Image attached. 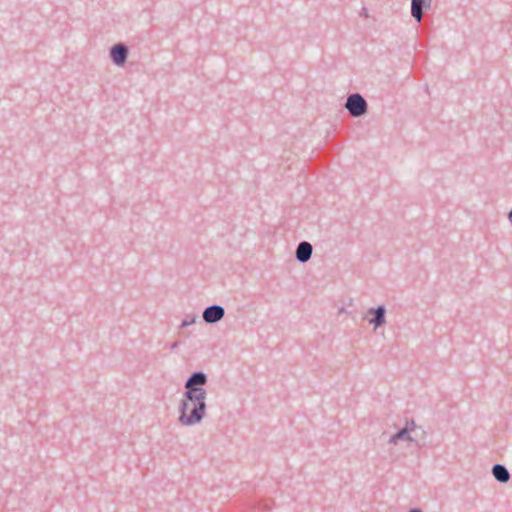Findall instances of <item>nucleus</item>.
Segmentation results:
<instances>
[{"mask_svg":"<svg viewBox=\"0 0 512 512\" xmlns=\"http://www.w3.org/2000/svg\"><path fill=\"white\" fill-rule=\"evenodd\" d=\"M208 378L204 372L193 373L185 382V392L180 401L178 421L183 426L199 424L207 412V392L203 386Z\"/></svg>","mask_w":512,"mask_h":512,"instance_id":"1","label":"nucleus"},{"mask_svg":"<svg viewBox=\"0 0 512 512\" xmlns=\"http://www.w3.org/2000/svg\"><path fill=\"white\" fill-rule=\"evenodd\" d=\"M345 108L351 116L360 117L367 112L368 105L366 100L360 94L355 93L348 96Z\"/></svg>","mask_w":512,"mask_h":512,"instance_id":"2","label":"nucleus"},{"mask_svg":"<svg viewBox=\"0 0 512 512\" xmlns=\"http://www.w3.org/2000/svg\"><path fill=\"white\" fill-rule=\"evenodd\" d=\"M416 429V423L414 420L407 421L404 428L399 430L397 433L393 434L389 440L388 443L390 445H397L399 441H407V442H413L414 439L411 436V433Z\"/></svg>","mask_w":512,"mask_h":512,"instance_id":"3","label":"nucleus"},{"mask_svg":"<svg viewBox=\"0 0 512 512\" xmlns=\"http://www.w3.org/2000/svg\"><path fill=\"white\" fill-rule=\"evenodd\" d=\"M224 315H225V310L222 306L211 305V306H208L203 311L202 318L206 323L213 324V323H217L220 320H222Z\"/></svg>","mask_w":512,"mask_h":512,"instance_id":"4","label":"nucleus"},{"mask_svg":"<svg viewBox=\"0 0 512 512\" xmlns=\"http://www.w3.org/2000/svg\"><path fill=\"white\" fill-rule=\"evenodd\" d=\"M112 62L117 66H123L128 57V48L124 44H116L110 50Z\"/></svg>","mask_w":512,"mask_h":512,"instance_id":"5","label":"nucleus"},{"mask_svg":"<svg viewBox=\"0 0 512 512\" xmlns=\"http://www.w3.org/2000/svg\"><path fill=\"white\" fill-rule=\"evenodd\" d=\"M385 313L386 309L384 306L370 308L367 311V314L372 316L368 319V322L373 325L374 329H377L386 323Z\"/></svg>","mask_w":512,"mask_h":512,"instance_id":"6","label":"nucleus"},{"mask_svg":"<svg viewBox=\"0 0 512 512\" xmlns=\"http://www.w3.org/2000/svg\"><path fill=\"white\" fill-rule=\"evenodd\" d=\"M312 251V245L309 242L303 241L297 246L296 259L301 263H305L311 258Z\"/></svg>","mask_w":512,"mask_h":512,"instance_id":"7","label":"nucleus"},{"mask_svg":"<svg viewBox=\"0 0 512 512\" xmlns=\"http://www.w3.org/2000/svg\"><path fill=\"white\" fill-rule=\"evenodd\" d=\"M431 0H412L411 1V15L417 22H420L423 17V8L429 7Z\"/></svg>","mask_w":512,"mask_h":512,"instance_id":"8","label":"nucleus"},{"mask_svg":"<svg viewBox=\"0 0 512 512\" xmlns=\"http://www.w3.org/2000/svg\"><path fill=\"white\" fill-rule=\"evenodd\" d=\"M492 474L501 483H507L510 480V473L504 465L495 464L492 467Z\"/></svg>","mask_w":512,"mask_h":512,"instance_id":"9","label":"nucleus"},{"mask_svg":"<svg viewBox=\"0 0 512 512\" xmlns=\"http://www.w3.org/2000/svg\"><path fill=\"white\" fill-rule=\"evenodd\" d=\"M196 322V315H186L181 322L180 328H186Z\"/></svg>","mask_w":512,"mask_h":512,"instance_id":"10","label":"nucleus"},{"mask_svg":"<svg viewBox=\"0 0 512 512\" xmlns=\"http://www.w3.org/2000/svg\"><path fill=\"white\" fill-rule=\"evenodd\" d=\"M409 512H421V510H419V509H412Z\"/></svg>","mask_w":512,"mask_h":512,"instance_id":"11","label":"nucleus"},{"mask_svg":"<svg viewBox=\"0 0 512 512\" xmlns=\"http://www.w3.org/2000/svg\"><path fill=\"white\" fill-rule=\"evenodd\" d=\"M178 346V343L175 342L173 345H172V349L176 348Z\"/></svg>","mask_w":512,"mask_h":512,"instance_id":"12","label":"nucleus"}]
</instances>
